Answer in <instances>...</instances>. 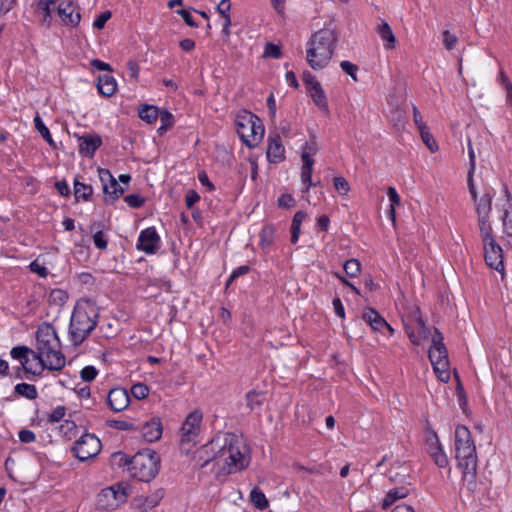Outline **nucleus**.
<instances>
[{
    "label": "nucleus",
    "instance_id": "f257e3e1",
    "mask_svg": "<svg viewBox=\"0 0 512 512\" xmlns=\"http://www.w3.org/2000/svg\"><path fill=\"white\" fill-rule=\"evenodd\" d=\"M217 475H230L246 469L250 463V450L242 436L226 433L219 435Z\"/></svg>",
    "mask_w": 512,
    "mask_h": 512
},
{
    "label": "nucleus",
    "instance_id": "f03ea898",
    "mask_svg": "<svg viewBox=\"0 0 512 512\" xmlns=\"http://www.w3.org/2000/svg\"><path fill=\"white\" fill-rule=\"evenodd\" d=\"M454 452L457 466L462 470L463 478L474 481L477 470V453L470 430L464 425H457L454 432Z\"/></svg>",
    "mask_w": 512,
    "mask_h": 512
},
{
    "label": "nucleus",
    "instance_id": "7ed1b4c3",
    "mask_svg": "<svg viewBox=\"0 0 512 512\" xmlns=\"http://www.w3.org/2000/svg\"><path fill=\"white\" fill-rule=\"evenodd\" d=\"M467 185L477 215L479 230L492 228L490 215L492 212V201L496 195L495 189L483 180L480 184H477L474 178L471 177H467Z\"/></svg>",
    "mask_w": 512,
    "mask_h": 512
},
{
    "label": "nucleus",
    "instance_id": "20e7f679",
    "mask_svg": "<svg viewBox=\"0 0 512 512\" xmlns=\"http://www.w3.org/2000/svg\"><path fill=\"white\" fill-rule=\"evenodd\" d=\"M336 37L334 34H312L306 44V60L313 70H321L330 63Z\"/></svg>",
    "mask_w": 512,
    "mask_h": 512
},
{
    "label": "nucleus",
    "instance_id": "39448f33",
    "mask_svg": "<svg viewBox=\"0 0 512 512\" xmlns=\"http://www.w3.org/2000/svg\"><path fill=\"white\" fill-rule=\"evenodd\" d=\"M237 134L249 148L258 146L263 140L265 128L258 116L247 110H241L235 117Z\"/></svg>",
    "mask_w": 512,
    "mask_h": 512
},
{
    "label": "nucleus",
    "instance_id": "423d86ee",
    "mask_svg": "<svg viewBox=\"0 0 512 512\" xmlns=\"http://www.w3.org/2000/svg\"><path fill=\"white\" fill-rule=\"evenodd\" d=\"M94 309L82 303H77L71 316L70 334L75 345L81 344L86 337L95 329Z\"/></svg>",
    "mask_w": 512,
    "mask_h": 512
},
{
    "label": "nucleus",
    "instance_id": "0eeeda50",
    "mask_svg": "<svg viewBox=\"0 0 512 512\" xmlns=\"http://www.w3.org/2000/svg\"><path fill=\"white\" fill-rule=\"evenodd\" d=\"M203 414L199 410L190 412L185 418L179 431V450L182 454L190 455L199 441Z\"/></svg>",
    "mask_w": 512,
    "mask_h": 512
},
{
    "label": "nucleus",
    "instance_id": "6e6552de",
    "mask_svg": "<svg viewBox=\"0 0 512 512\" xmlns=\"http://www.w3.org/2000/svg\"><path fill=\"white\" fill-rule=\"evenodd\" d=\"M159 466V455L150 449L137 453L131 461L133 476L145 482L152 480L158 474Z\"/></svg>",
    "mask_w": 512,
    "mask_h": 512
},
{
    "label": "nucleus",
    "instance_id": "1a4fd4ad",
    "mask_svg": "<svg viewBox=\"0 0 512 512\" xmlns=\"http://www.w3.org/2000/svg\"><path fill=\"white\" fill-rule=\"evenodd\" d=\"M479 233L483 244L484 259L486 264L490 268L503 273V250L501 246L496 242V239L493 234V229H481L479 230Z\"/></svg>",
    "mask_w": 512,
    "mask_h": 512
},
{
    "label": "nucleus",
    "instance_id": "9d476101",
    "mask_svg": "<svg viewBox=\"0 0 512 512\" xmlns=\"http://www.w3.org/2000/svg\"><path fill=\"white\" fill-rule=\"evenodd\" d=\"M128 496L129 487L117 483L100 491L97 495L96 505L100 510H115L127 501Z\"/></svg>",
    "mask_w": 512,
    "mask_h": 512
},
{
    "label": "nucleus",
    "instance_id": "9b49d317",
    "mask_svg": "<svg viewBox=\"0 0 512 512\" xmlns=\"http://www.w3.org/2000/svg\"><path fill=\"white\" fill-rule=\"evenodd\" d=\"M10 355L13 359L18 360L27 373L33 375L40 374L45 368L41 359L40 352H34L27 347H14Z\"/></svg>",
    "mask_w": 512,
    "mask_h": 512
},
{
    "label": "nucleus",
    "instance_id": "f8f14e48",
    "mask_svg": "<svg viewBox=\"0 0 512 512\" xmlns=\"http://www.w3.org/2000/svg\"><path fill=\"white\" fill-rule=\"evenodd\" d=\"M219 436L214 437L208 443L202 445L196 450H192L191 461L197 468H204L209 464H213V469L217 473V456L219 447Z\"/></svg>",
    "mask_w": 512,
    "mask_h": 512
},
{
    "label": "nucleus",
    "instance_id": "ddd939ff",
    "mask_svg": "<svg viewBox=\"0 0 512 512\" xmlns=\"http://www.w3.org/2000/svg\"><path fill=\"white\" fill-rule=\"evenodd\" d=\"M406 334L414 345H421L428 340L430 332L422 320L419 310L403 318Z\"/></svg>",
    "mask_w": 512,
    "mask_h": 512
},
{
    "label": "nucleus",
    "instance_id": "4468645a",
    "mask_svg": "<svg viewBox=\"0 0 512 512\" xmlns=\"http://www.w3.org/2000/svg\"><path fill=\"white\" fill-rule=\"evenodd\" d=\"M101 441L94 434L82 435L73 446L74 455L80 461H86L96 457L101 451Z\"/></svg>",
    "mask_w": 512,
    "mask_h": 512
},
{
    "label": "nucleus",
    "instance_id": "2eb2a0df",
    "mask_svg": "<svg viewBox=\"0 0 512 512\" xmlns=\"http://www.w3.org/2000/svg\"><path fill=\"white\" fill-rule=\"evenodd\" d=\"M318 151L316 141L311 140L304 144L302 147V167H301V181L306 186V190L310 189L314 184L312 183V171L314 166L313 156Z\"/></svg>",
    "mask_w": 512,
    "mask_h": 512
},
{
    "label": "nucleus",
    "instance_id": "dca6fc26",
    "mask_svg": "<svg viewBox=\"0 0 512 512\" xmlns=\"http://www.w3.org/2000/svg\"><path fill=\"white\" fill-rule=\"evenodd\" d=\"M99 176L103 182L105 202L113 203L123 195L124 188L117 182L109 170L100 169Z\"/></svg>",
    "mask_w": 512,
    "mask_h": 512
},
{
    "label": "nucleus",
    "instance_id": "f3484780",
    "mask_svg": "<svg viewBox=\"0 0 512 512\" xmlns=\"http://www.w3.org/2000/svg\"><path fill=\"white\" fill-rule=\"evenodd\" d=\"M502 225L503 236L502 239L512 249V198L510 192L506 188L502 199Z\"/></svg>",
    "mask_w": 512,
    "mask_h": 512
},
{
    "label": "nucleus",
    "instance_id": "a211bd4d",
    "mask_svg": "<svg viewBox=\"0 0 512 512\" xmlns=\"http://www.w3.org/2000/svg\"><path fill=\"white\" fill-rule=\"evenodd\" d=\"M161 243L160 236L154 227L142 230L137 241V249L146 254H154L159 249Z\"/></svg>",
    "mask_w": 512,
    "mask_h": 512
},
{
    "label": "nucleus",
    "instance_id": "6ab92c4d",
    "mask_svg": "<svg viewBox=\"0 0 512 512\" xmlns=\"http://www.w3.org/2000/svg\"><path fill=\"white\" fill-rule=\"evenodd\" d=\"M304 83L306 84L307 90L313 99L315 105L322 111L328 110V102L325 96L324 91L320 83L315 80L310 73H304L303 75Z\"/></svg>",
    "mask_w": 512,
    "mask_h": 512
},
{
    "label": "nucleus",
    "instance_id": "aec40b11",
    "mask_svg": "<svg viewBox=\"0 0 512 512\" xmlns=\"http://www.w3.org/2000/svg\"><path fill=\"white\" fill-rule=\"evenodd\" d=\"M362 318L371 327L373 331H378L382 333L387 331L389 337L394 334V329L376 310L372 308L365 309L363 311Z\"/></svg>",
    "mask_w": 512,
    "mask_h": 512
},
{
    "label": "nucleus",
    "instance_id": "412c9836",
    "mask_svg": "<svg viewBox=\"0 0 512 512\" xmlns=\"http://www.w3.org/2000/svg\"><path fill=\"white\" fill-rule=\"evenodd\" d=\"M59 347V340L56 331L49 325L39 328L37 332V351L42 352L48 349Z\"/></svg>",
    "mask_w": 512,
    "mask_h": 512
},
{
    "label": "nucleus",
    "instance_id": "4be33fe9",
    "mask_svg": "<svg viewBox=\"0 0 512 512\" xmlns=\"http://www.w3.org/2000/svg\"><path fill=\"white\" fill-rule=\"evenodd\" d=\"M107 403L115 412L125 410L130 403V396L128 391L124 388L111 389L107 396Z\"/></svg>",
    "mask_w": 512,
    "mask_h": 512
},
{
    "label": "nucleus",
    "instance_id": "5701e85b",
    "mask_svg": "<svg viewBox=\"0 0 512 512\" xmlns=\"http://www.w3.org/2000/svg\"><path fill=\"white\" fill-rule=\"evenodd\" d=\"M443 340V335L437 329H434L432 344L429 349V359L431 363L439 360H448V352Z\"/></svg>",
    "mask_w": 512,
    "mask_h": 512
},
{
    "label": "nucleus",
    "instance_id": "b1692460",
    "mask_svg": "<svg viewBox=\"0 0 512 512\" xmlns=\"http://www.w3.org/2000/svg\"><path fill=\"white\" fill-rule=\"evenodd\" d=\"M40 355L45 369L59 370L65 365V358L60 352L59 347L42 351Z\"/></svg>",
    "mask_w": 512,
    "mask_h": 512
},
{
    "label": "nucleus",
    "instance_id": "393cba45",
    "mask_svg": "<svg viewBox=\"0 0 512 512\" xmlns=\"http://www.w3.org/2000/svg\"><path fill=\"white\" fill-rule=\"evenodd\" d=\"M57 15L59 16L61 22L70 28L76 27L81 20L79 9H77L71 3L64 6L60 5L57 9Z\"/></svg>",
    "mask_w": 512,
    "mask_h": 512
},
{
    "label": "nucleus",
    "instance_id": "a878e982",
    "mask_svg": "<svg viewBox=\"0 0 512 512\" xmlns=\"http://www.w3.org/2000/svg\"><path fill=\"white\" fill-rule=\"evenodd\" d=\"M164 495L163 490L158 489L151 492L148 495H141L134 499V505L136 508L146 512L156 507L162 500Z\"/></svg>",
    "mask_w": 512,
    "mask_h": 512
},
{
    "label": "nucleus",
    "instance_id": "bb28decb",
    "mask_svg": "<svg viewBox=\"0 0 512 512\" xmlns=\"http://www.w3.org/2000/svg\"><path fill=\"white\" fill-rule=\"evenodd\" d=\"M79 153L86 157H91L102 144L98 135H83L78 137Z\"/></svg>",
    "mask_w": 512,
    "mask_h": 512
},
{
    "label": "nucleus",
    "instance_id": "cd10ccee",
    "mask_svg": "<svg viewBox=\"0 0 512 512\" xmlns=\"http://www.w3.org/2000/svg\"><path fill=\"white\" fill-rule=\"evenodd\" d=\"M58 0H38L35 12L40 17L46 28H49L52 19V12L55 11L56 3Z\"/></svg>",
    "mask_w": 512,
    "mask_h": 512
},
{
    "label": "nucleus",
    "instance_id": "c85d7f7f",
    "mask_svg": "<svg viewBox=\"0 0 512 512\" xmlns=\"http://www.w3.org/2000/svg\"><path fill=\"white\" fill-rule=\"evenodd\" d=\"M284 147L279 136L268 138L267 159L269 162L278 163L284 158Z\"/></svg>",
    "mask_w": 512,
    "mask_h": 512
},
{
    "label": "nucleus",
    "instance_id": "c756f323",
    "mask_svg": "<svg viewBox=\"0 0 512 512\" xmlns=\"http://www.w3.org/2000/svg\"><path fill=\"white\" fill-rule=\"evenodd\" d=\"M142 436L147 442H154L162 436V424L159 418H152L142 427Z\"/></svg>",
    "mask_w": 512,
    "mask_h": 512
},
{
    "label": "nucleus",
    "instance_id": "7c9ffc66",
    "mask_svg": "<svg viewBox=\"0 0 512 512\" xmlns=\"http://www.w3.org/2000/svg\"><path fill=\"white\" fill-rule=\"evenodd\" d=\"M276 227L272 224L263 226L259 233V245L264 252H268L275 242Z\"/></svg>",
    "mask_w": 512,
    "mask_h": 512
},
{
    "label": "nucleus",
    "instance_id": "2f4dec72",
    "mask_svg": "<svg viewBox=\"0 0 512 512\" xmlns=\"http://www.w3.org/2000/svg\"><path fill=\"white\" fill-rule=\"evenodd\" d=\"M410 486H401L390 489L382 502L383 509H387L393 505L397 500L404 499L410 494Z\"/></svg>",
    "mask_w": 512,
    "mask_h": 512
},
{
    "label": "nucleus",
    "instance_id": "473e14b6",
    "mask_svg": "<svg viewBox=\"0 0 512 512\" xmlns=\"http://www.w3.org/2000/svg\"><path fill=\"white\" fill-rule=\"evenodd\" d=\"M97 87L99 93L103 96L110 97L117 91V82L113 76L105 74L98 77Z\"/></svg>",
    "mask_w": 512,
    "mask_h": 512
},
{
    "label": "nucleus",
    "instance_id": "72a5a7b5",
    "mask_svg": "<svg viewBox=\"0 0 512 512\" xmlns=\"http://www.w3.org/2000/svg\"><path fill=\"white\" fill-rule=\"evenodd\" d=\"M230 9V0H221L220 3L217 5V13L220 17L222 32H228V29L231 26V19L229 14Z\"/></svg>",
    "mask_w": 512,
    "mask_h": 512
},
{
    "label": "nucleus",
    "instance_id": "f704fd0d",
    "mask_svg": "<svg viewBox=\"0 0 512 512\" xmlns=\"http://www.w3.org/2000/svg\"><path fill=\"white\" fill-rule=\"evenodd\" d=\"M138 116L147 124H154L159 116V110L154 105L143 104L138 108Z\"/></svg>",
    "mask_w": 512,
    "mask_h": 512
},
{
    "label": "nucleus",
    "instance_id": "c9c22d12",
    "mask_svg": "<svg viewBox=\"0 0 512 512\" xmlns=\"http://www.w3.org/2000/svg\"><path fill=\"white\" fill-rule=\"evenodd\" d=\"M431 364L438 379L444 383H447L450 380L449 360H439Z\"/></svg>",
    "mask_w": 512,
    "mask_h": 512
},
{
    "label": "nucleus",
    "instance_id": "e433bc0d",
    "mask_svg": "<svg viewBox=\"0 0 512 512\" xmlns=\"http://www.w3.org/2000/svg\"><path fill=\"white\" fill-rule=\"evenodd\" d=\"M306 218V213L298 211L295 213L291 224V242L296 243L301 233V225Z\"/></svg>",
    "mask_w": 512,
    "mask_h": 512
},
{
    "label": "nucleus",
    "instance_id": "4c0bfd02",
    "mask_svg": "<svg viewBox=\"0 0 512 512\" xmlns=\"http://www.w3.org/2000/svg\"><path fill=\"white\" fill-rule=\"evenodd\" d=\"M250 500L253 505L260 510L266 509L269 506V502L262 492V490L258 487H254L250 492Z\"/></svg>",
    "mask_w": 512,
    "mask_h": 512
},
{
    "label": "nucleus",
    "instance_id": "58836bf2",
    "mask_svg": "<svg viewBox=\"0 0 512 512\" xmlns=\"http://www.w3.org/2000/svg\"><path fill=\"white\" fill-rule=\"evenodd\" d=\"M34 124H35V129L48 142V144L51 147H55V142L49 132V129L46 127V125L44 124L42 118L40 117V115L38 113L34 117Z\"/></svg>",
    "mask_w": 512,
    "mask_h": 512
},
{
    "label": "nucleus",
    "instance_id": "ea45409f",
    "mask_svg": "<svg viewBox=\"0 0 512 512\" xmlns=\"http://www.w3.org/2000/svg\"><path fill=\"white\" fill-rule=\"evenodd\" d=\"M93 193V189L90 185H86L79 181L74 182V195L77 200L82 199L87 201Z\"/></svg>",
    "mask_w": 512,
    "mask_h": 512
},
{
    "label": "nucleus",
    "instance_id": "a19ab883",
    "mask_svg": "<svg viewBox=\"0 0 512 512\" xmlns=\"http://www.w3.org/2000/svg\"><path fill=\"white\" fill-rule=\"evenodd\" d=\"M15 392L29 400L37 397V390L34 385L28 383H19L15 386Z\"/></svg>",
    "mask_w": 512,
    "mask_h": 512
},
{
    "label": "nucleus",
    "instance_id": "79ce46f5",
    "mask_svg": "<svg viewBox=\"0 0 512 512\" xmlns=\"http://www.w3.org/2000/svg\"><path fill=\"white\" fill-rule=\"evenodd\" d=\"M158 118H160V121H161V125L158 128V133L160 135H162L169 128H171L173 126V124H174V117H173V115L169 111L163 110V111L159 112Z\"/></svg>",
    "mask_w": 512,
    "mask_h": 512
},
{
    "label": "nucleus",
    "instance_id": "37998d69",
    "mask_svg": "<svg viewBox=\"0 0 512 512\" xmlns=\"http://www.w3.org/2000/svg\"><path fill=\"white\" fill-rule=\"evenodd\" d=\"M263 58L280 59L282 57V49L278 44L267 42L264 46Z\"/></svg>",
    "mask_w": 512,
    "mask_h": 512
},
{
    "label": "nucleus",
    "instance_id": "c03bdc74",
    "mask_svg": "<svg viewBox=\"0 0 512 512\" xmlns=\"http://www.w3.org/2000/svg\"><path fill=\"white\" fill-rule=\"evenodd\" d=\"M421 139L423 143L426 145V147L432 152L438 151L439 147L433 137V135L430 133L429 128L426 127L423 130H419Z\"/></svg>",
    "mask_w": 512,
    "mask_h": 512
},
{
    "label": "nucleus",
    "instance_id": "a18cd8bd",
    "mask_svg": "<svg viewBox=\"0 0 512 512\" xmlns=\"http://www.w3.org/2000/svg\"><path fill=\"white\" fill-rule=\"evenodd\" d=\"M437 446L431 451V455L435 463L440 467L444 468L448 465V458L443 449L438 445V439H436Z\"/></svg>",
    "mask_w": 512,
    "mask_h": 512
},
{
    "label": "nucleus",
    "instance_id": "49530a36",
    "mask_svg": "<svg viewBox=\"0 0 512 512\" xmlns=\"http://www.w3.org/2000/svg\"><path fill=\"white\" fill-rule=\"evenodd\" d=\"M334 188L337 191V193L341 196H346L350 192V184L348 181L342 177L337 176L333 179Z\"/></svg>",
    "mask_w": 512,
    "mask_h": 512
},
{
    "label": "nucleus",
    "instance_id": "de8ad7c7",
    "mask_svg": "<svg viewBox=\"0 0 512 512\" xmlns=\"http://www.w3.org/2000/svg\"><path fill=\"white\" fill-rule=\"evenodd\" d=\"M30 270L37 274L41 278H45L48 276V269L45 265V262L40 258L35 259L29 264Z\"/></svg>",
    "mask_w": 512,
    "mask_h": 512
},
{
    "label": "nucleus",
    "instance_id": "09e8293b",
    "mask_svg": "<svg viewBox=\"0 0 512 512\" xmlns=\"http://www.w3.org/2000/svg\"><path fill=\"white\" fill-rule=\"evenodd\" d=\"M49 299L52 303L62 306L66 303L68 299V294L63 289H53L50 292Z\"/></svg>",
    "mask_w": 512,
    "mask_h": 512
},
{
    "label": "nucleus",
    "instance_id": "8fccbe9b",
    "mask_svg": "<svg viewBox=\"0 0 512 512\" xmlns=\"http://www.w3.org/2000/svg\"><path fill=\"white\" fill-rule=\"evenodd\" d=\"M361 269L360 262L357 259H349L344 264V271L350 277H355L359 274Z\"/></svg>",
    "mask_w": 512,
    "mask_h": 512
},
{
    "label": "nucleus",
    "instance_id": "3c124183",
    "mask_svg": "<svg viewBox=\"0 0 512 512\" xmlns=\"http://www.w3.org/2000/svg\"><path fill=\"white\" fill-rule=\"evenodd\" d=\"M131 394L137 400L145 399L149 394V388L143 383L134 384L131 388Z\"/></svg>",
    "mask_w": 512,
    "mask_h": 512
},
{
    "label": "nucleus",
    "instance_id": "603ef678",
    "mask_svg": "<svg viewBox=\"0 0 512 512\" xmlns=\"http://www.w3.org/2000/svg\"><path fill=\"white\" fill-rule=\"evenodd\" d=\"M98 375V370L92 365L85 366L80 371V377L85 382L93 381Z\"/></svg>",
    "mask_w": 512,
    "mask_h": 512
},
{
    "label": "nucleus",
    "instance_id": "864d4df0",
    "mask_svg": "<svg viewBox=\"0 0 512 512\" xmlns=\"http://www.w3.org/2000/svg\"><path fill=\"white\" fill-rule=\"evenodd\" d=\"M124 201L129 207L139 208L144 204L145 198L139 194H130L124 198Z\"/></svg>",
    "mask_w": 512,
    "mask_h": 512
},
{
    "label": "nucleus",
    "instance_id": "5fc2aeb1",
    "mask_svg": "<svg viewBox=\"0 0 512 512\" xmlns=\"http://www.w3.org/2000/svg\"><path fill=\"white\" fill-rule=\"evenodd\" d=\"M247 405L250 407V409H255L259 407L262 404V395L257 392H249L246 395Z\"/></svg>",
    "mask_w": 512,
    "mask_h": 512
},
{
    "label": "nucleus",
    "instance_id": "6e6d98bb",
    "mask_svg": "<svg viewBox=\"0 0 512 512\" xmlns=\"http://www.w3.org/2000/svg\"><path fill=\"white\" fill-rule=\"evenodd\" d=\"M112 17V13L109 10L102 12L93 22V28L101 30L104 28L106 22Z\"/></svg>",
    "mask_w": 512,
    "mask_h": 512
},
{
    "label": "nucleus",
    "instance_id": "4d7b16f0",
    "mask_svg": "<svg viewBox=\"0 0 512 512\" xmlns=\"http://www.w3.org/2000/svg\"><path fill=\"white\" fill-rule=\"evenodd\" d=\"M340 67L346 74L350 75L354 81H358V79H357L358 67L355 64H353L349 61H342L340 63Z\"/></svg>",
    "mask_w": 512,
    "mask_h": 512
},
{
    "label": "nucleus",
    "instance_id": "13d9d810",
    "mask_svg": "<svg viewBox=\"0 0 512 512\" xmlns=\"http://www.w3.org/2000/svg\"><path fill=\"white\" fill-rule=\"evenodd\" d=\"M295 199L290 194H282L277 201L280 208H291L295 206Z\"/></svg>",
    "mask_w": 512,
    "mask_h": 512
},
{
    "label": "nucleus",
    "instance_id": "bf43d9fd",
    "mask_svg": "<svg viewBox=\"0 0 512 512\" xmlns=\"http://www.w3.org/2000/svg\"><path fill=\"white\" fill-rule=\"evenodd\" d=\"M66 414V409L64 406H57L55 407L52 412L49 414L48 416V420L50 422H58L60 421L61 419H63V417L65 416Z\"/></svg>",
    "mask_w": 512,
    "mask_h": 512
},
{
    "label": "nucleus",
    "instance_id": "052dcab7",
    "mask_svg": "<svg viewBox=\"0 0 512 512\" xmlns=\"http://www.w3.org/2000/svg\"><path fill=\"white\" fill-rule=\"evenodd\" d=\"M200 200L199 194L195 190H188L185 195V203L187 208L191 209L195 203Z\"/></svg>",
    "mask_w": 512,
    "mask_h": 512
},
{
    "label": "nucleus",
    "instance_id": "680f3d73",
    "mask_svg": "<svg viewBox=\"0 0 512 512\" xmlns=\"http://www.w3.org/2000/svg\"><path fill=\"white\" fill-rule=\"evenodd\" d=\"M468 154H469L470 167H469L467 177L474 178L473 176H474V172H475V168H476V156H475V152L473 150L471 143L468 144Z\"/></svg>",
    "mask_w": 512,
    "mask_h": 512
},
{
    "label": "nucleus",
    "instance_id": "e2e57ef3",
    "mask_svg": "<svg viewBox=\"0 0 512 512\" xmlns=\"http://www.w3.org/2000/svg\"><path fill=\"white\" fill-rule=\"evenodd\" d=\"M93 242L98 249H105L107 247V240L102 231H98L93 235Z\"/></svg>",
    "mask_w": 512,
    "mask_h": 512
},
{
    "label": "nucleus",
    "instance_id": "0e129e2a",
    "mask_svg": "<svg viewBox=\"0 0 512 512\" xmlns=\"http://www.w3.org/2000/svg\"><path fill=\"white\" fill-rule=\"evenodd\" d=\"M387 196L390 201V205H393L395 207L400 206L401 199L394 187H388Z\"/></svg>",
    "mask_w": 512,
    "mask_h": 512
},
{
    "label": "nucleus",
    "instance_id": "69168bd1",
    "mask_svg": "<svg viewBox=\"0 0 512 512\" xmlns=\"http://www.w3.org/2000/svg\"><path fill=\"white\" fill-rule=\"evenodd\" d=\"M457 36L456 34H443L442 43L446 47V49L451 50L457 44Z\"/></svg>",
    "mask_w": 512,
    "mask_h": 512
},
{
    "label": "nucleus",
    "instance_id": "338daca9",
    "mask_svg": "<svg viewBox=\"0 0 512 512\" xmlns=\"http://www.w3.org/2000/svg\"><path fill=\"white\" fill-rule=\"evenodd\" d=\"M19 439L23 443H31L35 441L36 436L31 430L23 429L19 432Z\"/></svg>",
    "mask_w": 512,
    "mask_h": 512
},
{
    "label": "nucleus",
    "instance_id": "774afa93",
    "mask_svg": "<svg viewBox=\"0 0 512 512\" xmlns=\"http://www.w3.org/2000/svg\"><path fill=\"white\" fill-rule=\"evenodd\" d=\"M127 69H128L129 76L131 78L137 80L138 75H139V65L135 61L130 60L127 63Z\"/></svg>",
    "mask_w": 512,
    "mask_h": 512
}]
</instances>
